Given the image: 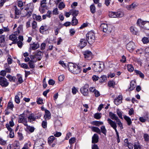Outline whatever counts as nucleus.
Listing matches in <instances>:
<instances>
[{
    "label": "nucleus",
    "instance_id": "58",
    "mask_svg": "<svg viewBox=\"0 0 149 149\" xmlns=\"http://www.w3.org/2000/svg\"><path fill=\"white\" fill-rule=\"evenodd\" d=\"M125 146H127L129 149H132L133 148L134 145L131 143L129 144H125Z\"/></svg>",
    "mask_w": 149,
    "mask_h": 149
},
{
    "label": "nucleus",
    "instance_id": "54",
    "mask_svg": "<svg viewBox=\"0 0 149 149\" xmlns=\"http://www.w3.org/2000/svg\"><path fill=\"white\" fill-rule=\"evenodd\" d=\"M107 79V77L105 75L101 76L100 78V82H102Z\"/></svg>",
    "mask_w": 149,
    "mask_h": 149
},
{
    "label": "nucleus",
    "instance_id": "43",
    "mask_svg": "<svg viewBox=\"0 0 149 149\" xmlns=\"http://www.w3.org/2000/svg\"><path fill=\"white\" fill-rule=\"evenodd\" d=\"M91 12L92 13H94L95 12V7L94 4L91 5L90 6Z\"/></svg>",
    "mask_w": 149,
    "mask_h": 149
},
{
    "label": "nucleus",
    "instance_id": "10",
    "mask_svg": "<svg viewBox=\"0 0 149 149\" xmlns=\"http://www.w3.org/2000/svg\"><path fill=\"white\" fill-rule=\"evenodd\" d=\"M146 22H148L145 26V28L147 30H149V21H142L141 19H138L137 22V24L139 26H140V25L142 24V25H144L145 24Z\"/></svg>",
    "mask_w": 149,
    "mask_h": 149
},
{
    "label": "nucleus",
    "instance_id": "13",
    "mask_svg": "<svg viewBox=\"0 0 149 149\" xmlns=\"http://www.w3.org/2000/svg\"><path fill=\"white\" fill-rule=\"evenodd\" d=\"M18 122L19 123H23L25 126L27 125V119L23 116L22 115H20L18 118Z\"/></svg>",
    "mask_w": 149,
    "mask_h": 149
},
{
    "label": "nucleus",
    "instance_id": "1",
    "mask_svg": "<svg viewBox=\"0 0 149 149\" xmlns=\"http://www.w3.org/2000/svg\"><path fill=\"white\" fill-rule=\"evenodd\" d=\"M34 8L33 5L31 3L27 4L23 8H21V10L24 9L26 11V13L24 15V17H29L31 16Z\"/></svg>",
    "mask_w": 149,
    "mask_h": 149
},
{
    "label": "nucleus",
    "instance_id": "48",
    "mask_svg": "<svg viewBox=\"0 0 149 149\" xmlns=\"http://www.w3.org/2000/svg\"><path fill=\"white\" fill-rule=\"evenodd\" d=\"M40 6L46 7L47 3L46 0H42L40 4Z\"/></svg>",
    "mask_w": 149,
    "mask_h": 149
},
{
    "label": "nucleus",
    "instance_id": "59",
    "mask_svg": "<svg viewBox=\"0 0 149 149\" xmlns=\"http://www.w3.org/2000/svg\"><path fill=\"white\" fill-rule=\"evenodd\" d=\"M142 41L143 43L146 44L149 42L148 38L146 37H144L142 40Z\"/></svg>",
    "mask_w": 149,
    "mask_h": 149
},
{
    "label": "nucleus",
    "instance_id": "47",
    "mask_svg": "<svg viewBox=\"0 0 149 149\" xmlns=\"http://www.w3.org/2000/svg\"><path fill=\"white\" fill-rule=\"evenodd\" d=\"M26 126V128L31 132H32L34 131L35 128L33 127H31L28 125Z\"/></svg>",
    "mask_w": 149,
    "mask_h": 149
},
{
    "label": "nucleus",
    "instance_id": "2",
    "mask_svg": "<svg viewBox=\"0 0 149 149\" xmlns=\"http://www.w3.org/2000/svg\"><path fill=\"white\" fill-rule=\"evenodd\" d=\"M69 70L74 74H77L79 73L81 70L80 67L77 65L73 63H70L68 65Z\"/></svg>",
    "mask_w": 149,
    "mask_h": 149
},
{
    "label": "nucleus",
    "instance_id": "50",
    "mask_svg": "<svg viewBox=\"0 0 149 149\" xmlns=\"http://www.w3.org/2000/svg\"><path fill=\"white\" fill-rule=\"evenodd\" d=\"M6 77L9 79V80L10 81H14L15 77H13L11 75L9 74L8 75L6 76Z\"/></svg>",
    "mask_w": 149,
    "mask_h": 149
},
{
    "label": "nucleus",
    "instance_id": "29",
    "mask_svg": "<svg viewBox=\"0 0 149 149\" xmlns=\"http://www.w3.org/2000/svg\"><path fill=\"white\" fill-rule=\"evenodd\" d=\"M134 71L135 73H136V75H139L141 78H143L144 77V74L140 71L138 70H135Z\"/></svg>",
    "mask_w": 149,
    "mask_h": 149
},
{
    "label": "nucleus",
    "instance_id": "31",
    "mask_svg": "<svg viewBox=\"0 0 149 149\" xmlns=\"http://www.w3.org/2000/svg\"><path fill=\"white\" fill-rule=\"evenodd\" d=\"M135 81H132L130 82V87L129 88V90L130 91H131L133 90L135 87Z\"/></svg>",
    "mask_w": 149,
    "mask_h": 149
},
{
    "label": "nucleus",
    "instance_id": "51",
    "mask_svg": "<svg viewBox=\"0 0 149 149\" xmlns=\"http://www.w3.org/2000/svg\"><path fill=\"white\" fill-rule=\"evenodd\" d=\"M25 4V2H23L22 1H19L17 2V6L20 7H22Z\"/></svg>",
    "mask_w": 149,
    "mask_h": 149
},
{
    "label": "nucleus",
    "instance_id": "27",
    "mask_svg": "<svg viewBox=\"0 0 149 149\" xmlns=\"http://www.w3.org/2000/svg\"><path fill=\"white\" fill-rule=\"evenodd\" d=\"M47 30V28L46 26H41L40 27L39 31L40 32L42 33L43 34Z\"/></svg>",
    "mask_w": 149,
    "mask_h": 149
},
{
    "label": "nucleus",
    "instance_id": "46",
    "mask_svg": "<svg viewBox=\"0 0 149 149\" xmlns=\"http://www.w3.org/2000/svg\"><path fill=\"white\" fill-rule=\"evenodd\" d=\"M101 113H97L94 115V118L97 119H99L101 118Z\"/></svg>",
    "mask_w": 149,
    "mask_h": 149
},
{
    "label": "nucleus",
    "instance_id": "39",
    "mask_svg": "<svg viewBox=\"0 0 149 149\" xmlns=\"http://www.w3.org/2000/svg\"><path fill=\"white\" fill-rule=\"evenodd\" d=\"M94 125L96 126H99L100 125L103 124V123L102 121H95L93 122Z\"/></svg>",
    "mask_w": 149,
    "mask_h": 149
},
{
    "label": "nucleus",
    "instance_id": "3",
    "mask_svg": "<svg viewBox=\"0 0 149 149\" xmlns=\"http://www.w3.org/2000/svg\"><path fill=\"white\" fill-rule=\"evenodd\" d=\"M87 41L90 45L93 43L95 40V34L92 31L89 32L86 35Z\"/></svg>",
    "mask_w": 149,
    "mask_h": 149
},
{
    "label": "nucleus",
    "instance_id": "18",
    "mask_svg": "<svg viewBox=\"0 0 149 149\" xmlns=\"http://www.w3.org/2000/svg\"><path fill=\"white\" fill-rule=\"evenodd\" d=\"M45 114L44 116V118L45 120H49L50 118L51 114L50 112L47 110H45Z\"/></svg>",
    "mask_w": 149,
    "mask_h": 149
},
{
    "label": "nucleus",
    "instance_id": "23",
    "mask_svg": "<svg viewBox=\"0 0 149 149\" xmlns=\"http://www.w3.org/2000/svg\"><path fill=\"white\" fill-rule=\"evenodd\" d=\"M35 55L36 56V59H37H37L38 60H41L42 55V54L41 52H37L36 53Z\"/></svg>",
    "mask_w": 149,
    "mask_h": 149
},
{
    "label": "nucleus",
    "instance_id": "62",
    "mask_svg": "<svg viewBox=\"0 0 149 149\" xmlns=\"http://www.w3.org/2000/svg\"><path fill=\"white\" fill-rule=\"evenodd\" d=\"M21 66L22 68L26 69H29V68L28 66V65L25 63H22L21 65Z\"/></svg>",
    "mask_w": 149,
    "mask_h": 149
},
{
    "label": "nucleus",
    "instance_id": "24",
    "mask_svg": "<svg viewBox=\"0 0 149 149\" xmlns=\"http://www.w3.org/2000/svg\"><path fill=\"white\" fill-rule=\"evenodd\" d=\"M5 36L4 35H0V45H3L5 42Z\"/></svg>",
    "mask_w": 149,
    "mask_h": 149
},
{
    "label": "nucleus",
    "instance_id": "32",
    "mask_svg": "<svg viewBox=\"0 0 149 149\" xmlns=\"http://www.w3.org/2000/svg\"><path fill=\"white\" fill-rule=\"evenodd\" d=\"M101 133H102L105 135H106L107 130L106 129L105 126H102L100 127Z\"/></svg>",
    "mask_w": 149,
    "mask_h": 149
},
{
    "label": "nucleus",
    "instance_id": "5",
    "mask_svg": "<svg viewBox=\"0 0 149 149\" xmlns=\"http://www.w3.org/2000/svg\"><path fill=\"white\" fill-rule=\"evenodd\" d=\"M109 116L112 120H116L117 124L120 127L121 129L123 128V124L116 114L110 112L109 113Z\"/></svg>",
    "mask_w": 149,
    "mask_h": 149
},
{
    "label": "nucleus",
    "instance_id": "7",
    "mask_svg": "<svg viewBox=\"0 0 149 149\" xmlns=\"http://www.w3.org/2000/svg\"><path fill=\"white\" fill-rule=\"evenodd\" d=\"M43 145L42 140L40 139L37 140L35 143L33 148L34 149H43Z\"/></svg>",
    "mask_w": 149,
    "mask_h": 149
},
{
    "label": "nucleus",
    "instance_id": "12",
    "mask_svg": "<svg viewBox=\"0 0 149 149\" xmlns=\"http://www.w3.org/2000/svg\"><path fill=\"white\" fill-rule=\"evenodd\" d=\"M80 91L82 94L84 96H87L88 94V85H85L81 88Z\"/></svg>",
    "mask_w": 149,
    "mask_h": 149
},
{
    "label": "nucleus",
    "instance_id": "45",
    "mask_svg": "<svg viewBox=\"0 0 149 149\" xmlns=\"http://www.w3.org/2000/svg\"><path fill=\"white\" fill-rule=\"evenodd\" d=\"M65 6L64 3L63 2H61L58 5V8L60 10H62L64 8Z\"/></svg>",
    "mask_w": 149,
    "mask_h": 149
},
{
    "label": "nucleus",
    "instance_id": "20",
    "mask_svg": "<svg viewBox=\"0 0 149 149\" xmlns=\"http://www.w3.org/2000/svg\"><path fill=\"white\" fill-rule=\"evenodd\" d=\"M22 96V93L19 92L17 95L15 97V101L17 104H19L20 102V96Z\"/></svg>",
    "mask_w": 149,
    "mask_h": 149
},
{
    "label": "nucleus",
    "instance_id": "21",
    "mask_svg": "<svg viewBox=\"0 0 149 149\" xmlns=\"http://www.w3.org/2000/svg\"><path fill=\"white\" fill-rule=\"evenodd\" d=\"M28 118L29 121L31 122L35 120L36 117L34 116L33 114L31 113L28 116Z\"/></svg>",
    "mask_w": 149,
    "mask_h": 149
},
{
    "label": "nucleus",
    "instance_id": "14",
    "mask_svg": "<svg viewBox=\"0 0 149 149\" xmlns=\"http://www.w3.org/2000/svg\"><path fill=\"white\" fill-rule=\"evenodd\" d=\"M14 8L15 18L18 19L20 17L22 10L18 9L16 6H15Z\"/></svg>",
    "mask_w": 149,
    "mask_h": 149
},
{
    "label": "nucleus",
    "instance_id": "17",
    "mask_svg": "<svg viewBox=\"0 0 149 149\" xmlns=\"http://www.w3.org/2000/svg\"><path fill=\"white\" fill-rule=\"evenodd\" d=\"M99 138L98 135L96 134H95L92 137V143H97Z\"/></svg>",
    "mask_w": 149,
    "mask_h": 149
},
{
    "label": "nucleus",
    "instance_id": "30",
    "mask_svg": "<svg viewBox=\"0 0 149 149\" xmlns=\"http://www.w3.org/2000/svg\"><path fill=\"white\" fill-rule=\"evenodd\" d=\"M33 17L34 19L39 22L40 21L42 20L41 17L40 15H37L36 14H34Z\"/></svg>",
    "mask_w": 149,
    "mask_h": 149
},
{
    "label": "nucleus",
    "instance_id": "33",
    "mask_svg": "<svg viewBox=\"0 0 149 149\" xmlns=\"http://www.w3.org/2000/svg\"><path fill=\"white\" fill-rule=\"evenodd\" d=\"M37 61V59L35 61L30 60L29 62L28 63L29 65V66L30 68H33L35 67V65H34V63L36 62Z\"/></svg>",
    "mask_w": 149,
    "mask_h": 149
},
{
    "label": "nucleus",
    "instance_id": "53",
    "mask_svg": "<svg viewBox=\"0 0 149 149\" xmlns=\"http://www.w3.org/2000/svg\"><path fill=\"white\" fill-rule=\"evenodd\" d=\"M13 146L14 147L20 148L19 143L17 141H15L14 142L13 144Z\"/></svg>",
    "mask_w": 149,
    "mask_h": 149
},
{
    "label": "nucleus",
    "instance_id": "61",
    "mask_svg": "<svg viewBox=\"0 0 149 149\" xmlns=\"http://www.w3.org/2000/svg\"><path fill=\"white\" fill-rule=\"evenodd\" d=\"M37 102L38 104H41L43 103V100L40 98H38L37 99Z\"/></svg>",
    "mask_w": 149,
    "mask_h": 149
},
{
    "label": "nucleus",
    "instance_id": "55",
    "mask_svg": "<svg viewBox=\"0 0 149 149\" xmlns=\"http://www.w3.org/2000/svg\"><path fill=\"white\" fill-rule=\"evenodd\" d=\"M5 19V17L4 15L3 14H0V22H3Z\"/></svg>",
    "mask_w": 149,
    "mask_h": 149
},
{
    "label": "nucleus",
    "instance_id": "34",
    "mask_svg": "<svg viewBox=\"0 0 149 149\" xmlns=\"http://www.w3.org/2000/svg\"><path fill=\"white\" fill-rule=\"evenodd\" d=\"M124 118L127 122L128 125H130L132 123V122L130 118L126 116H124Z\"/></svg>",
    "mask_w": 149,
    "mask_h": 149
},
{
    "label": "nucleus",
    "instance_id": "22",
    "mask_svg": "<svg viewBox=\"0 0 149 149\" xmlns=\"http://www.w3.org/2000/svg\"><path fill=\"white\" fill-rule=\"evenodd\" d=\"M101 29H102L103 32H106L107 31L108 29V26L107 24L103 23L101 25Z\"/></svg>",
    "mask_w": 149,
    "mask_h": 149
},
{
    "label": "nucleus",
    "instance_id": "41",
    "mask_svg": "<svg viewBox=\"0 0 149 149\" xmlns=\"http://www.w3.org/2000/svg\"><path fill=\"white\" fill-rule=\"evenodd\" d=\"M108 86L110 87L113 88L115 84V82L113 81H109L108 84Z\"/></svg>",
    "mask_w": 149,
    "mask_h": 149
},
{
    "label": "nucleus",
    "instance_id": "6",
    "mask_svg": "<svg viewBox=\"0 0 149 149\" xmlns=\"http://www.w3.org/2000/svg\"><path fill=\"white\" fill-rule=\"evenodd\" d=\"M107 121L108 123L110 125L111 127L115 130L116 133L117 138H119L118 133L116 129L117 127V123L110 118H108Z\"/></svg>",
    "mask_w": 149,
    "mask_h": 149
},
{
    "label": "nucleus",
    "instance_id": "28",
    "mask_svg": "<svg viewBox=\"0 0 149 149\" xmlns=\"http://www.w3.org/2000/svg\"><path fill=\"white\" fill-rule=\"evenodd\" d=\"M117 18H120L123 17L124 15V12L122 11L119 10L116 12Z\"/></svg>",
    "mask_w": 149,
    "mask_h": 149
},
{
    "label": "nucleus",
    "instance_id": "35",
    "mask_svg": "<svg viewBox=\"0 0 149 149\" xmlns=\"http://www.w3.org/2000/svg\"><path fill=\"white\" fill-rule=\"evenodd\" d=\"M55 138L53 136H50L48 138V142L49 145L53 142L55 140Z\"/></svg>",
    "mask_w": 149,
    "mask_h": 149
},
{
    "label": "nucleus",
    "instance_id": "57",
    "mask_svg": "<svg viewBox=\"0 0 149 149\" xmlns=\"http://www.w3.org/2000/svg\"><path fill=\"white\" fill-rule=\"evenodd\" d=\"M47 120H45L44 121H43L42 122V127L44 128H45L47 127Z\"/></svg>",
    "mask_w": 149,
    "mask_h": 149
},
{
    "label": "nucleus",
    "instance_id": "56",
    "mask_svg": "<svg viewBox=\"0 0 149 149\" xmlns=\"http://www.w3.org/2000/svg\"><path fill=\"white\" fill-rule=\"evenodd\" d=\"M32 26L33 29H35L37 27V23L35 21H33L32 24Z\"/></svg>",
    "mask_w": 149,
    "mask_h": 149
},
{
    "label": "nucleus",
    "instance_id": "36",
    "mask_svg": "<svg viewBox=\"0 0 149 149\" xmlns=\"http://www.w3.org/2000/svg\"><path fill=\"white\" fill-rule=\"evenodd\" d=\"M78 23V21L76 17H73L72 21V25L73 26L76 25Z\"/></svg>",
    "mask_w": 149,
    "mask_h": 149
},
{
    "label": "nucleus",
    "instance_id": "64",
    "mask_svg": "<svg viewBox=\"0 0 149 149\" xmlns=\"http://www.w3.org/2000/svg\"><path fill=\"white\" fill-rule=\"evenodd\" d=\"M117 113L119 117L121 119H122L123 117L122 116V113L121 112L118 110L117 111Z\"/></svg>",
    "mask_w": 149,
    "mask_h": 149
},
{
    "label": "nucleus",
    "instance_id": "25",
    "mask_svg": "<svg viewBox=\"0 0 149 149\" xmlns=\"http://www.w3.org/2000/svg\"><path fill=\"white\" fill-rule=\"evenodd\" d=\"M62 124L61 122L59 120H56L54 123V126L56 128L58 129L61 126Z\"/></svg>",
    "mask_w": 149,
    "mask_h": 149
},
{
    "label": "nucleus",
    "instance_id": "42",
    "mask_svg": "<svg viewBox=\"0 0 149 149\" xmlns=\"http://www.w3.org/2000/svg\"><path fill=\"white\" fill-rule=\"evenodd\" d=\"M14 107V106L13 103L11 102H9L8 103L7 107V108L10 109L11 110H13V108Z\"/></svg>",
    "mask_w": 149,
    "mask_h": 149
},
{
    "label": "nucleus",
    "instance_id": "26",
    "mask_svg": "<svg viewBox=\"0 0 149 149\" xmlns=\"http://www.w3.org/2000/svg\"><path fill=\"white\" fill-rule=\"evenodd\" d=\"M87 41L85 39H81L80 41L79 46L85 47L87 44Z\"/></svg>",
    "mask_w": 149,
    "mask_h": 149
},
{
    "label": "nucleus",
    "instance_id": "19",
    "mask_svg": "<svg viewBox=\"0 0 149 149\" xmlns=\"http://www.w3.org/2000/svg\"><path fill=\"white\" fill-rule=\"evenodd\" d=\"M89 127L91 129L92 131L97 132L100 134H101L100 130L98 127L94 126L90 127Z\"/></svg>",
    "mask_w": 149,
    "mask_h": 149
},
{
    "label": "nucleus",
    "instance_id": "44",
    "mask_svg": "<svg viewBox=\"0 0 149 149\" xmlns=\"http://www.w3.org/2000/svg\"><path fill=\"white\" fill-rule=\"evenodd\" d=\"M128 70L130 72H132L134 70V68L132 65L131 64L128 65H127Z\"/></svg>",
    "mask_w": 149,
    "mask_h": 149
},
{
    "label": "nucleus",
    "instance_id": "15",
    "mask_svg": "<svg viewBox=\"0 0 149 149\" xmlns=\"http://www.w3.org/2000/svg\"><path fill=\"white\" fill-rule=\"evenodd\" d=\"M122 97L121 95H120L115 99L114 102L116 105H118L122 103Z\"/></svg>",
    "mask_w": 149,
    "mask_h": 149
},
{
    "label": "nucleus",
    "instance_id": "4",
    "mask_svg": "<svg viewBox=\"0 0 149 149\" xmlns=\"http://www.w3.org/2000/svg\"><path fill=\"white\" fill-rule=\"evenodd\" d=\"M93 68L94 71L96 72H101L102 70L104 67L103 63L97 62L93 64Z\"/></svg>",
    "mask_w": 149,
    "mask_h": 149
},
{
    "label": "nucleus",
    "instance_id": "38",
    "mask_svg": "<svg viewBox=\"0 0 149 149\" xmlns=\"http://www.w3.org/2000/svg\"><path fill=\"white\" fill-rule=\"evenodd\" d=\"M116 14V12H110L109 13V16L112 18H117Z\"/></svg>",
    "mask_w": 149,
    "mask_h": 149
},
{
    "label": "nucleus",
    "instance_id": "60",
    "mask_svg": "<svg viewBox=\"0 0 149 149\" xmlns=\"http://www.w3.org/2000/svg\"><path fill=\"white\" fill-rule=\"evenodd\" d=\"M76 141V139L75 138H72L70 139L69 141V143L71 144L74 143Z\"/></svg>",
    "mask_w": 149,
    "mask_h": 149
},
{
    "label": "nucleus",
    "instance_id": "8",
    "mask_svg": "<svg viewBox=\"0 0 149 149\" xmlns=\"http://www.w3.org/2000/svg\"><path fill=\"white\" fill-rule=\"evenodd\" d=\"M84 58L86 60H90L93 58V54L91 52L87 50L83 52Z\"/></svg>",
    "mask_w": 149,
    "mask_h": 149
},
{
    "label": "nucleus",
    "instance_id": "52",
    "mask_svg": "<svg viewBox=\"0 0 149 149\" xmlns=\"http://www.w3.org/2000/svg\"><path fill=\"white\" fill-rule=\"evenodd\" d=\"M148 118L147 116H145L144 117H140L139 118V120L141 122L144 123L146 121Z\"/></svg>",
    "mask_w": 149,
    "mask_h": 149
},
{
    "label": "nucleus",
    "instance_id": "49",
    "mask_svg": "<svg viewBox=\"0 0 149 149\" xmlns=\"http://www.w3.org/2000/svg\"><path fill=\"white\" fill-rule=\"evenodd\" d=\"M130 31L132 33V34L135 35H137L138 33L135 30V29L133 27H131L130 28Z\"/></svg>",
    "mask_w": 149,
    "mask_h": 149
},
{
    "label": "nucleus",
    "instance_id": "11",
    "mask_svg": "<svg viewBox=\"0 0 149 149\" xmlns=\"http://www.w3.org/2000/svg\"><path fill=\"white\" fill-rule=\"evenodd\" d=\"M9 39L13 41L9 45L11 46L12 44H16L17 41V37L15 34H12L9 36Z\"/></svg>",
    "mask_w": 149,
    "mask_h": 149
},
{
    "label": "nucleus",
    "instance_id": "63",
    "mask_svg": "<svg viewBox=\"0 0 149 149\" xmlns=\"http://www.w3.org/2000/svg\"><path fill=\"white\" fill-rule=\"evenodd\" d=\"M92 79L94 81H96L98 80L99 77L96 75H94L92 77Z\"/></svg>",
    "mask_w": 149,
    "mask_h": 149
},
{
    "label": "nucleus",
    "instance_id": "40",
    "mask_svg": "<svg viewBox=\"0 0 149 149\" xmlns=\"http://www.w3.org/2000/svg\"><path fill=\"white\" fill-rule=\"evenodd\" d=\"M46 7L40 6L39 7V10L40 13L41 14H43L45 13L46 9Z\"/></svg>",
    "mask_w": 149,
    "mask_h": 149
},
{
    "label": "nucleus",
    "instance_id": "16",
    "mask_svg": "<svg viewBox=\"0 0 149 149\" xmlns=\"http://www.w3.org/2000/svg\"><path fill=\"white\" fill-rule=\"evenodd\" d=\"M137 6V3H133L131 5L127 6L126 8L128 10H131L135 9Z\"/></svg>",
    "mask_w": 149,
    "mask_h": 149
},
{
    "label": "nucleus",
    "instance_id": "9",
    "mask_svg": "<svg viewBox=\"0 0 149 149\" xmlns=\"http://www.w3.org/2000/svg\"><path fill=\"white\" fill-rule=\"evenodd\" d=\"M9 85V82L7 79L3 77H0V85L3 87H7Z\"/></svg>",
    "mask_w": 149,
    "mask_h": 149
},
{
    "label": "nucleus",
    "instance_id": "37",
    "mask_svg": "<svg viewBox=\"0 0 149 149\" xmlns=\"http://www.w3.org/2000/svg\"><path fill=\"white\" fill-rule=\"evenodd\" d=\"M71 15L73 16V17L77 16L79 14V11L75 10H71Z\"/></svg>",
    "mask_w": 149,
    "mask_h": 149
}]
</instances>
